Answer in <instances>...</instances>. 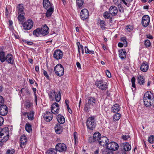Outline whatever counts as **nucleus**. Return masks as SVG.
Instances as JSON below:
<instances>
[{"label":"nucleus","mask_w":154,"mask_h":154,"mask_svg":"<svg viewBox=\"0 0 154 154\" xmlns=\"http://www.w3.org/2000/svg\"><path fill=\"white\" fill-rule=\"evenodd\" d=\"M154 97L153 94L150 91L146 92L143 97L144 105L147 107H150L153 103Z\"/></svg>","instance_id":"1"},{"label":"nucleus","mask_w":154,"mask_h":154,"mask_svg":"<svg viewBox=\"0 0 154 154\" xmlns=\"http://www.w3.org/2000/svg\"><path fill=\"white\" fill-rule=\"evenodd\" d=\"M96 99L92 97L88 98V102L85 104L84 110L86 112H88L90 109H91L95 104Z\"/></svg>","instance_id":"2"},{"label":"nucleus","mask_w":154,"mask_h":154,"mask_svg":"<svg viewBox=\"0 0 154 154\" xmlns=\"http://www.w3.org/2000/svg\"><path fill=\"white\" fill-rule=\"evenodd\" d=\"M95 117L92 116L89 117L86 121V125L88 129L93 130L95 127Z\"/></svg>","instance_id":"3"},{"label":"nucleus","mask_w":154,"mask_h":154,"mask_svg":"<svg viewBox=\"0 0 154 154\" xmlns=\"http://www.w3.org/2000/svg\"><path fill=\"white\" fill-rule=\"evenodd\" d=\"M54 71L57 76H61L64 73V68L61 64H58L55 67Z\"/></svg>","instance_id":"4"},{"label":"nucleus","mask_w":154,"mask_h":154,"mask_svg":"<svg viewBox=\"0 0 154 154\" xmlns=\"http://www.w3.org/2000/svg\"><path fill=\"white\" fill-rule=\"evenodd\" d=\"M33 22L31 19L28 20L27 21L22 23L23 29L25 30L30 29L33 26Z\"/></svg>","instance_id":"5"},{"label":"nucleus","mask_w":154,"mask_h":154,"mask_svg":"<svg viewBox=\"0 0 154 154\" xmlns=\"http://www.w3.org/2000/svg\"><path fill=\"white\" fill-rule=\"evenodd\" d=\"M119 147L118 145L116 143L111 142L108 143L106 148L110 150L115 151L118 149Z\"/></svg>","instance_id":"6"},{"label":"nucleus","mask_w":154,"mask_h":154,"mask_svg":"<svg viewBox=\"0 0 154 154\" xmlns=\"http://www.w3.org/2000/svg\"><path fill=\"white\" fill-rule=\"evenodd\" d=\"M96 85L98 88L103 90H106L107 86V83L102 80L96 81Z\"/></svg>","instance_id":"7"},{"label":"nucleus","mask_w":154,"mask_h":154,"mask_svg":"<svg viewBox=\"0 0 154 154\" xmlns=\"http://www.w3.org/2000/svg\"><path fill=\"white\" fill-rule=\"evenodd\" d=\"M55 148L59 152H65L67 149L66 145L62 143H57L56 146Z\"/></svg>","instance_id":"8"},{"label":"nucleus","mask_w":154,"mask_h":154,"mask_svg":"<svg viewBox=\"0 0 154 154\" xmlns=\"http://www.w3.org/2000/svg\"><path fill=\"white\" fill-rule=\"evenodd\" d=\"M5 130H6V128L2 129L1 132L0 133V142H2L6 141L8 138L9 135L6 132L4 133Z\"/></svg>","instance_id":"9"},{"label":"nucleus","mask_w":154,"mask_h":154,"mask_svg":"<svg viewBox=\"0 0 154 154\" xmlns=\"http://www.w3.org/2000/svg\"><path fill=\"white\" fill-rule=\"evenodd\" d=\"M150 22V18L149 16L145 15L142 17V24L144 27H147L149 24Z\"/></svg>","instance_id":"10"},{"label":"nucleus","mask_w":154,"mask_h":154,"mask_svg":"<svg viewBox=\"0 0 154 154\" xmlns=\"http://www.w3.org/2000/svg\"><path fill=\"white\" fill-rule=\"evenodd\" d=\"M63 56L62 51L60 50H56L53 54L54 57L57 60L61 59Z\"/></svg>","instance_id":"11"},{"label":"nucleus","mask_w":154,"mask_h":154,"mask_svg":"<svg viewBox=\"0 0 154 154\" xmlns=\"http://www.w3.org/2000/svg\"><path fill=\"white\" fill-rule=\"evenodd\" d=\"M109 142V139L106 137H101L99 138L98 142L99 144L103 146H107Z\"/></svg>","instance_id":"12"},{"label":"nucleus","mask_w":154,"mask_h":154,"mask_svg":"<svg viewBox=\"0 0 154 154\" xmlns=\"http://www.w3.org/2000/svg\"><path fill=\"white\" fill-rule=\"evenodd\" d=\"M81 18L84 20L88 17L89 13L88 10L86 9H83L81 11L80 14Z\"/></svg>","instance_id":"13"},{"label":"nucleus","mask_w":154,"mask_h":154,"mask_svg":"<svg viewBox=\"0 0 154 154\" xmlns=\"http://www.w3.org/2000/svg\"><path fill=\"white\" fill-rule=\"evenodd\" d=\"M59 107L58 104L54 102L53 103L51 107V111L54 114H57L59 112Z\"/></svg>","instance_id":"14"},{"label":"nucleus","mask_w":154,"mask_h":154,"mask_svg":"<svg viewBox=\"0 0 154 154\" xmlns=\"http://www.w3.org/2000/svg\"><path fill=\"white\" fill-rule=\"evenodd\" d=\"M5 61L8 64H13L14 62V60L12 54L10 53L8 54L5 56Z\"/></svg>","instance_id":"15"},{"label":"nucleus","mask_w":154,"mask_h":154,"mask_svg":"<svg viewBox=\"0 0 154 154\" xmlns=\"http://www.w3.org/2000/svg\"><path fill=\"white\" fill-rule=\"evenodd\" d=\"M8 108L5 105L0 106V115L5 116L6 115L8 112Z\"/></svg>","instance_id":"16"},{"label":"nucleus","mask_w":154,"mask_h":154,"mask_svg":"<svg viewBox=\"0 0 154 154\" xmlns=\"http://www.w3.org/2000/svg\"><path fill=\"white\" fill-rule=\"evenodd\" d=\"M118 11V10L116 7L112 5L111 6L109 9V12L112 16H115L116 15Z\"/></svg>","instance_id":"17"},{"label":"nucleus","mask_w":154,"mask_h":154,"mask_svg":"<svg viewBox=\"0 0 154 154\" xmlns=\"http://www.w3.org/2000/svg\"><path fill=\"white\" fill-rule=\"evenodd\" d=\"M20 141V147L22 148H24L27 141V138L25 135H22L21 136Z\"/></svg>","instance_id":"18"},{"label":"nucleus","mask_w":154,"mask_h":154,"mask_svg":"<svg viewBox=\"0 0 154 154\" xmlns=\"http://www.w3.org/2000/svg\"><path fill=\"white\" fill-rule=\"evenodd\" d=\"M149 68V65L148 63L145 61H144L140 67V70L143 72H146Z\"/></svg>","instance_id":"19"},{"label":"nucleus","mask_w":154,"mask_h":154,"mask_svg":"<svg viewBox=\"0 0 154 154\" xmlns=\"http://www.w3.org/2000/svg\"><path fill=\"white\" fill-rule=\"evenodd\" d=\"M41 30L42 33V35L44 36L47 34L48 27L46 24L43 25L41 28Z\"/></svg>","instance_id":"20"},{"label":"nucleus","mask_w":154,"mask_h":154,"mask_svg":"<svg viewBox=\"0 0 154 154\" xmlns=\"http://www.w3.org/2000/svg\"><path fill=\"white\" fill-rule=\"evenodd\" d=\"M24 8L23 4H19L17 7V11L18 12V14L24 13Z\"/></svg>","instance_id":"21"},{"label":"nucleus","mask_w":154,"mask_h":154,"mask_svg":"<svg viewBox=\"0 0 154 154\" xmlns=\"http://www.w3.org/2000/svg\"><path fill=\"white\" fill-rule=\"evenodd\" d=\"M119 57L122 59H125L126 56V51L123 49L120 50L119 51Z\"/></svg>","instance_id":"22"},{"label":"nucleus","mask_w":154,"mask_h":154,"mask_svg":"<svg viewBox=\"0 0 154 154\" xmlns=\"http://www.w3.org/2000/svg\"><path fill=\"white\" fill-rule=\"evenodd\" d=\"M137 80L140 85H143L145 83L144 77L143 76L139 75L137 77Z\"/></svg>","instance_id":"23"},{"label":"nucleus","mask_w":154,"mask_h":154,"mask_svg":"<svg viewBox=\"0 0 154 154\" xmlns=\"http://www.w3.org/2000/svg\"><path fill=\"white\" fill-rule=\"evenodd\" d=\"M123 149L125 151H130L131 149V146L128 143H122Z\"/></svg>","instance_id":"24"},{"label":"nucleus","mask_w":154,"mask_h":154,"mask_svg":"<svg viewBox=\"0 0 154 154\" xmlns=\"http://www.w3.org/2000/svg\"><path fill=\"white\" fill-rule=\"evenodd\" d=\"M120 107L117 104H115L111 108V111L114 113L118 112L120 110Z\"/></svg>","instance_id":"25"},{"label":"nucleus","mask_w":154,"mask_h":154,"mask_svg":"<svg viewBox=\"0 0 154 154\" xmlns=\"http://www.w3.org/2000/svg\"><path fill=\"white\" fill-rule=\"evenodd\" d=\"M48 0H43V7L47 10L46 15L47 17H48Z\"/></svg>","instance_id":"26"},{"label":"nucleus","mask_w":154,"mask_h":154,"mask_svg":"<svg viewBox=\"0 0 154 154\" xmlns=\"http://www.w3.org/2000/svg\"><path fill=\"white\" fill-rule=\"evenodd\" d=\"M58 122L60 124H63L65 122L64 117L61 115H58L57 117Z\"/></svg>","instance_id":"27"},{"label":"nucleus","mask_w":154,"mask_h":154,"mask_svg":"<svg viewBox=\"0 0 154 154\" xmlns=\"http://www.w3.org/2000/svg\"><path fill=\"white\" fill-rule=\"evenodd\" d=\"M41 30V28H40L36 29L33 32V35L37 37L40 36L41 35H42V33Z\"/></svg>","instance_id":"28"},{"label":"nucleus","mask_w":154,"mask_h":154,"mask_svg":"<svg viewBox=\"0 0 154 154\" xmlns=\"http://www.w3.org/2000/svg\"><path fill=\"white\" fill-rule=\"evenodd\" d=\"M54 11V7L53 5L49 1V17L51 16Z\"/></svg>","instance_id":"29"},{"label":"nucleus","mask_w":154,"mask_h":154,"mask_svg":"<svg viewBox=\"0 0 154 154\" xmlns=\"http://www.w3.org/2000/svg\"><path fill=\"white\" fill-rule=\"evenodd\" d=\"M62 127L60 124H57L55 127V130L56 133L57 134H60L62 131Z\"/></svg>","instance_id":"30"},{"label":"nucleus","mask_w":154,"mask_h":154,"mask_svg":"<svg viewBox=\"0 0 154 154\" xmlns=\"http://www.w3.org/2000/svg\"><path fill=\"white\" fill-rule=\"evenodd\" d=\"M5 52L3 51L0 52V61L3 63L5 61Z\"/></svg>","instance_id":"31"},{"label":"nucleus","mask_w":154,"mask_h":154,"mask_svg":"<svg viewBox=\"0 0 154 154\" xmlns=\"http://www.w3.org/2000/svg\"><path fill=\"white\" fill-rule=\"evenodd\" d=\"M19 15L18 17V20L22 24L23 23V21L25 19L24 17V13H21L18 14Z\"/></svg>","instance_id":"32"},{"label":"nucleus","mask_w":154,"mask_h":154,"mask_svg":"<svg viewBox=\"0 0 154 154\" xmlns=\"http://www.w3.org/2000/svg\"><path fill=\"white\" fill-rule=\"evenodd\" d=\"M57 93L54 91H50L49 95V98L50 100H54V97L56 96V94Z\"/></svg>","instance_id":"33"},{"label":"nucleus","mask_w":154,"mask_h":154,"mask_svg":"<svg viewBox=\"0 0 154 154\" xmlns=\"http://www.w3.org/2000/svg\"><path fill=\"white\" fill-rule=\"evenodd\" d=\"M101 151L102 154H113V152L106 148L102 149Z\"/></svg>","instance_id":"34"},{"label":"nucleus","mask_w":154,"mask_h":154,"mask_svg":"<svg viewBox=\"0 0 154 154\" xmlns=\"http://www.w3.org/2000/svg\"><path fill=\"white\" fill-rule=\"evenodd\" d=\"M93 137L96 141L97 140L98 141L99 138L101 137L100 134L99 132H96L93 134Z\"/></svg>","instance_id":"35"},{"label":"nucleus","mask_w":154,"mask_h":154,"mask_svg":"<svg viewBox=\"0 0 154 154\" xmlns=\"http://www.w3.org/2000/svg\"><path fill=\"white\" fill-rule=\"evenodd\" d=\"M25 129L26 131L29 133L32 131L31 126L29 123H27L26 124Z\"/></svg>","instance_id":"36"},{"label":"nucleus","mask_w":154,"mask_h":154,"mask_svg":"<svg viewBox=\"0 0 154 154\" xmlns=\"http://www.w3.org/2000/svg\"><path fill=\"white\" fill-rule=\"evenodd\" d=\"M57 151L54 148H51L49 149V154H56Z\"/></svg>","instance_id":"37"},{"label":"nucleus","mask_w":154,"mask_h":154,"mask_svg":"<svg viewBox=\"0 0 154 154\" xmlns=\"http://www.w3.org/2000/svg\"><path fill=\"white\" fill-rule=\"evenodd\" d=\"M121 115L119 113H116L113 116V120L115 121L118 120L120 118Z\"/></svg>","instance_id":"38"},{"label":"nucleus","mask_w":154,"mask_h":154,"mask_svg":"<svg viewBox=\"0 0 154 154\" xmlns=\"http://www.w3.org/2000/svg\"><path fill=\"white\" fill-rule=\"evenodd\" d=\"M61 98V95L60 93H57L56 94V96L55 97H54V99L55 98L56 100V101L57 102H59Z\"/></svg>","instance_id":"39"},{"label":"nucleus","mask_w":154,"mask_h":154,"mask_svg":"<svg viewBox=\"0 0 154 154\" xmlns=\"http://www.w3.org/2000/svg\"><path fill=\"white\" fill-rule=\"evenodd\" d=\"M33 112L30 111V112L28 114L27 117L28 119L32 120L33 119Z\"/></svg>","instance_id":"40"},{"label":"nucleus","mask_w":154,"mask_h":154,"mask_svg":"<svg viewBox=\"0 0 154 154\" xmlns=\"http://www.w3.org/2000/svg\"><path fill=\"white\" fill-rule=\"evenodd\" d=\"M83 0H76V4L80 8L83 5Z\"/></svg>","instance_id":"41"},{"label":"nucleus","mask_w":154,"mask_h":154,"mask_svg":"<svg viewBox=\"0 0 154 154\" xmlns=\"http://www.w3.org/2000/svg\"><path fill=\"white\" fill-rule=\"evenodd\" d=\"M100 25L101 29L103 30L105 29L106 23L103 20L100 21Z\"/></svg>","instance_id":"42"},{"label":"nucleus","mask_w":154,"mask_h":154,"mask_svg":"<svg viewBox=\"0 0 154 154\" xmlns=\"http://www.w3.org/2000/svg\"><path fill=\"white\" fill-rule=\"evenodd\" d=\"M133 29V27L131 26L128 25L126 26L125 29L126 31L127 32H130Z\"/></svg>","instance_id":"43"},{"label":"nucleus","mask_w":154,"mask_h":154,"mask_svg":"<svg viewBox=\"0 0 154 154\" xmlns=\"http://www.w3.org/2000/svg\"><path fill=\"white\" fill-rule=\"evenodd\" d=\"M15 150L14 149H8L6 152V154H14Z\"/></svg>","instance_id":"44"},{"label":"nucleus","mask_w":154,"mask_h":154,"mask_svg":"<svg viewBox=\"0 0 154 154\" xmlns=\"http://www.w3.org/2000/svg\"><path fill=\"white\" fill-rule=\"evenodd\" d=\"M110 14L108 12L106 11L103 14V17L105 19H109L110 17Z\"/></svg>","instance_id":"45"},{"label":"nucleus","mask_w":154,"mask_h":154,"mask_svg":"<svg viewBox=\"0 0 154 154\" xmlns=\"http://www.w3.org/2000/svg\"><path fill=\"white\" fill-rule=\"evenodd\" d=\"M148 141L151 143H154V136H151L149 137Z\"/></svg>","instance_id":"46"},{"label":"nucleus","mask_w":154,"mask_h":154,"mask_svg":"<svg viewBox=\"0 0 154 154\" xmlns=\"http://www.w3.org/2000/svg\"><path fill=\"white\" fill-rule=\"evenodd\" d=\"M144 45L146 47H149L151 45V43L149 40H146L145 41Z\"/></svg>","instance_id":"47"},{"label":"nucleus","mask_w":154,"mask_h":154,"mask_svg":"<svg viewBox=\"0 0 154 154\" xmlns=\"http://www.w3.org/2000/svg\"><path fill=\"white\" fill-rule=\"evenodd\" d=\"M48 112L47 111L46 112V113H44L43 116L44 119L47 122H48Z\"/></svg>","instance_id":"48"},{"label":"nucleus","mask_w":154,"mask_h":154,"mask_svg":"<svg viewBox=\"0 0 154 154\" xmlns=\"http://www.w3.org/2000/svg\"><path fill=\"white\" fill-rule=\"evenodd\" d=\"M135 78L134 77H133L131 79V82L132 83V86L133 88L135 87Z\"/></svg>","instance_id":"49"},{"label":"nucleus","mask_w":154,"mask_h":154,"mask_svg":"<svg viewBox=\"0 0 154 154\" xmlns=\"http://www.w3.org/2000/svg\"><path fill=\"white\" fill-rule=\"evenodd\" d=\"M121 40L123 42L124 44L125 45V46L126 47L127 46V42L126 38L125 37L121 38Z\"/></svg>","instance_id":"50"},{"label":"nucleus","mask_w":154,"mask_h":154,"mask_svg":"<svg viewBox=\"0 0 154 154\" xmlns=\"http://www.w3.org/2000/svg\"><path fill=\"white\" fill-rule=\"evenodd\" d=\"M32 104L29 102H27L25 104V107L26 109H28L32 106Z\"/></svg>","instance_id":"51"},{"label":"nucleus","mask_w":154,"mask_h":154,"mask_svg":"<svg viewBox=\"0 0 154 154\" xmlns=\"http://www.w3.org/2000/svg\"><path fill=\"white\" fill-rule=\"evenodd\" d=\"M4 100L3 97L0 96V106L4 105L3 104H4Z\"/></svg>","instance_id":"52"},{"label":"nucleus","mask_w":154,"mask_h":154,"mask_svg":"<svg viewBox=\"0 0 154 154\" xmlns=\"http://www.w3.org/2000/svg\"><path fill=\"white\" fill-rule=\"evenodd\" d=\"M95 141H96L94 139L93 137H89L88 139V141L90 143L94 142Z\"/></svg>","instance_id":"53"},{"label":"nucleus","mask_w":154,"mask_h":154,"mask_svg":"<svg viewBox=\"0 0 154 154\" xmlns=\"http://www.w3.org/2000/svg\"><path fill=\"white\" fill-rule=\"evenodd\" d=\"M106 73L107 76L108 77L110 78L111 77V74L110 72L108 70H106Z\"/></svg>","instance_id":"54"},{"label":"nucleus","mask_w":154,"mask_h":154,"mask_svg":"<svg viewBox=\"0 0 154 154\" xmlns=\"http://www.w3.org/2000/svg\"><path fill=\"white\" fill-rule=\"evenodd\" d=\"M130 138L129 136L128 135L124 136L123 135L122 136V138L124 140H126Z\"/></svg>","instance_id":"55"},{"label":"nucleus","mask_w":154,"mask_h":154,"mask_svg":"<svg viewBox=\"0 0 154 154\" xmlns=\"http://www.w3.org/2000/svg\"><path fill=\"white\" fill-rule=\"evenodd\" d=\"M53 117L52 114L50 112H49V122L52 120Z\"/></svg>","instance_id":"56"},{"label":"nucleus","mask_w":154,"mask_h":154,"mask_svg":"<svg viewBox=\"0 0 154 154\" xmlns=\"http://www.w3.org/2000/svg\"><path fill=\"white\" fill-rule=\"evenodd\" d=\"M4 122V119L3 117L0 116V126L2 125Z\"/></svg>","instance_id":"57"},{"label":"nucleus","mask_w":154,"mask_h":154,"mask_svg":"<svg viewBox=\"0 0 154 154\" xmlns=\"http://www.w3.org/2000/svg\"><path fill=\"white\" fill-rule=\"evenodd\" d=\"M43 74L47 78V79H48V72H47L44 70H43Z\"/></svg>","instance_id":"58"},{"label":"nucleus","mask_w":154,"mask_h":154,"mask_svg":"<svg viewBox=\"0 0 154 154\" xmlns=\"http://www.w3.org/2000/svg\"><path fill=\"white\" fill-rule=\"evenodd\" d=\"M114 3L116 5H118L120 4L119 1L120 0H113Z\"/></svg>","instance_id":"59"},{"label":"nucleus","mask_w":154,"mask_h":154,"mask_svg":"<svg viewBox=\"0 0 154 154\" xmlns=\"http://www.w3.org/2000/svg\"><path fill=\"white\" fill-rule=\"evenodd\" d=\"M120 3L123 2V3L126 6H128L127 3L126 2L125 0H120L119 1Z\"/></svg>","instance_id":"60"},{"label":"nucleus","mask_w":154,"mask_h":154,"mask_svg":"<svg viewBox=\"0 0 154 154\" xmlns=\"http://www.w3.org/2000/svg\"><path fill=\"white\" fill-rule=\"evenodd\" d=\"M77 133L76 132H75L74 133V138L75 141V143L76 142V139H77Z\"/></svg>","instance_id":"61"},{"label":"nucleus","mask_w":154,"mask_h":154,"mask_svg":"<svg viewBox=\"0 0 154 154\" xmlns=\"http://www.w3.org/2000/svg\"><path fill=\"white\" fill-rule=\"evenodd\" d=\"M76 66H77V67L79 69H81V64L79 62H77Z\"/></svg>","instance_id":"62"},{"label":"nucleus","mask_w":154,"mask_h":154,"mask_svg":"<svg viewBox=\"0 0 154 154\" xmlns=\"http://www.w3.org/2000/svg\"><path fill=\"white\" fill-rule=\"evenodd\" d=\"M146 36L147 38H149L150 39H152L153 38L152 36L150 34L146 35Z\"/></svg>","instance_id":"63"},{"label":"nucleus","mask_w":154,"mask_h":154,"mask_svg":"<svg viewBox=\"0 0 154 154\" xmlns=\"http://www.w3.org/2000/svg\"><path fill=\"white\" fill-rule=\"evenodd\" d=\"M35 69L37 72H39V67L38 66H36L35 68Z\"/></svg>","instance_id":"64"}]
</instances>
